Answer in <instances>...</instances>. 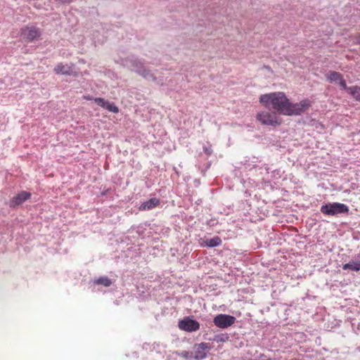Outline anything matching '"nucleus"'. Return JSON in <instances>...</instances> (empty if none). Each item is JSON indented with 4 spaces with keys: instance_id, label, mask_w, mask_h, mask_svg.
I'll return each mask as SVG.
<instances>
[{
    "instance_id": "6ab92c4d",
    "label": "nucleus",
    "mask_w": 360,
    "mask_h": 360,
    "mask_svg": "<svg viewBox=\"0 0 360 360\" xmlns=\"http://www.w3.org/2000/svg\"><path fill=\"white\" fill-rule=\"evenodd\" d=\"M338 83L343 89L346 90L348 92V89L349 88V86H347V83L344 79L343 77L340 79Z\"/></svg>"
},
{
    "instance_id": "7ed1b4c3",
    "label": "nucleus",
    "mask_w": 360,
    "mask_h": 360,
    "mask_svg": "<svg viewBox=\"0 0 360 360\" xmlns=\"http://www.w3.org/2000/svg\"><path fill=\"white\" fill-rule=\"evenodd\" d=\"M20 36L27 43H32L41 39V31L36 26H25L20 30Z\"/></svg>"
},
{
    "instance_id": "9d476101",
    "label": "nucleus",
    "mask_w": 360,
    "mask_h": 360,
    "mask_svg": "<svg viewBox=\"0 0 360 360\" xmlns=\"http://www.w3.org/2000/svg\"><path fill=\"white\" fill-rule=\"evenodd\" d=\"M31 197V193L27 191H21L13 197L10 201V207H15L24 202Z\"/></svg>"
},
{
    "instance_id": "2eb2a0df",
    "label": "nucleus",
    "mask_w": 360,
    "mask_h": 360,
    "mask_svg": "<svg viewBox=\"0 0 360 360\" xmlns=\"http://www.w3.org/2000/svg\"><path fill=\"white\" fill-rule=\"evenodd\" d=\"M348 93L356 100L360 101V86H352L348 89Z\"/></svg>"
},
{
    "instance_id": "aec40b11",
    "label": "nucleus",
    "mask_w": 360,
    "mask_h": 360,
    "mask_svg": "<svg viewBox=\"0 0 360 360\" xmlns=\"http://www.w3.org/2000/svg\"><path fill=\"white\" fill-rule=\"evenodd\" d=\"M181 356L185 358V359H188L191 356L190 355V352H187V351H184L182 352L181 354H180Z\"/></svg>"
},
{
    "instance_id": "f03ea898",
    "label": "nucleus",
    "mask_w": 360,
    "mask_h": 360,
    "mask_svg": "<svg viewBox=\"0 0 360 360\" xmlns=\"http://www.w3.org/2000/svg\"><path fill=\"white\" fill-rule=\"evenodd\" d=\"M256 120L263 125H268L276 127L282 123V119L279 117L276 112L262 110L256 115Z\"/></svg>"
},
{
    "instance_id": "f8f14e48",
    "label": "nucleus",
    "mask_w": 360,
    "mask_h": 360,
    "mask_svg": "<svg viewBox=\"0 0 360 360\" xmlns=\"http://www.w3.org/2000/svg\"><path fill=\"white\" fill-rule=\"evenodd\" d=\"M160 203L158 198H153L143 202L139 207V210H149L158 207Z\"/></svg>"
},
{
    "instance_id": "39448f33",
    "label": "nucleus",
    "mask_w": 360,
    "mask_h": 360,
    "mask_svg": "<svg viewBox=\"0 0 360 360\" xmlns=\"http://www.w3.org/2000/svg\"><path fill=\"white\" fill-rule=\"evenodd\" d=\"M311 105V102L306 98L299 103H293L290 101L288 116L300 115L307 111Z\"/></svg>"
},
{
    "instance_id": "6e6552de",
    "label": "nucleus",
    "mask_w": 360,
    "mask_h": 360,
    "mask_svg": "<svg viewBox=\"0 0 360 360\" xmlns=\"http://www.w3.org/2000/svg\"><path fill=\"white\" fill-rule=\"evenodd\" d=\"M210 346L208 343L201 342L196 344L194 346L195 355L194 357L196 360H202L207 357V354L210 349Z\"/></svg>"
},
{
    "instance_id": "f257e3e1",
    "label": "nucleus",
    "mask_w": 360,
    "mask_h": 360,
    "mask_svg": "<svg viewBox=\"0 0 360 360\" xmlns=\"http://www.w3.org/2000/svg\"><path fill=\"white\" fill-rule=\"evenodd\" d=\"M259 102L265 108L272 109L278 114H288L290 100L284 92L276 91L262 94L259 97Z\"/></svg>"
},
{
    "instance_id": "20e7f679",
    "label": "nucleus",
    "mask_w": 360,
    "mask_h": 360,
    "mask_svg": "<svg viewBox=\"0 0 360 360\" xmlns=\"http://www.w3.org/2000/svg\"><path fill=\"white\" fill-rule=\"evenodd\" d=\"M348 211V207L340 202L329 203L321 207V212L325 215L334 216L338 214L347 213Z\"/></svg>"
},
{
    "instance_id": "4be33fe9",
    "label": "nucleus",
    "mask_w": 360,
    "mask_h": 360,
    "mask_svg": "<svg viewBox=\"0 0 360 360\" xmlns=\"http://www.w3.org/2000/svg\"><path fill=\"white\" fill-rule=\"evenodd\" d=\"M356 41L358 44H360V34L356 37Z\"/></svg>"
},
{
    "instance_id": "0eeeda50",
    "label": "nucleus",
    "mask_w": 360,
    "mask_h": 360,
    "mask_svg": "<svg viewBox=\"0 0 360 360\" xmlns=\"http://www.w3.org/2000/svg\"><path fill=\"white\" fill-rule=\"evenodd\" d=\"M235 321L236 318L234 316L223 314L216 316L213 319L214 325L220 328H226L232 326Z\"/></svg>"
},
{
    "instance_id": "f3484780",
    "label": "nucleus",
    "mask_w": 360,
    "mask_h": 360,
    "mask_svg": "<svg viewBox=\"0 0 360 360\" xmlns=\"http://www.w3.org/2000/svg\"><path fill=\"white\" fill-rule=\"evenodd\" d=\"M94 283L97 285H102L105 287H109L112 284V281L108 277H100L94 281Z\"/></svg>"
},
{
    "instance_id": "ddd939ff",
    "label": "nucleus",
    "mask_w": 360,
    "mask_h": 360,
    "mask_svg": "<svg viewBox=\"0 0 360 360\" xmlns=\"http://www.w3.org/2000/svg\"><path fill=\"white\" fill-rule=\"evenodd\" d=\"M327 80L330 82H338L340 79L342 77V75L336 71H329L326 75Z\"/></svg>"
},
{
    "instance_id": "dca6fc26",
    "label": "nucleus",
    "mask_w": 360,
    "mask_h": 360,
    "mask_svg": "<svg viewBox=\"0 0 360 360\" xmlns=\"http://www.w3.org/2000/svg\"><path fill=\"white\" fill-rule=\"evenodd\" d=\"M343 269H352L356 271L360 270V262H352L343 265Z\"/></svg>"
},
{
    "instance_id": "423d86ee",
    "label": "nucleus",
    "mask_w": 360,
    "mask_h": 360,
    "mask_svg": "<svg viewBox=\"0 0 360 360\" xmlns=\"http://www.w3.org/2000/svg\"><path fill=\"white\" fill-rule=\"evenodd\" d=\"M178 326L180 330L191 333L199 330L200 323L196 320L186 316L179 321Z\"/></svg>"
},
{
    "instance_id": "412c9836",
    "label": "nucleus",
    "mask_w": 360,
    "mask_h": 360,
    "mask_svg": "<svg viewBox=\"0 0 360 360\" xmlns=\"http://www.w3.org/2000/svg\"><path fill=\"white\" fill-rule=\"evenodd\" d=\"M84 99H86V100H88V101H91V100H92V99H93V98H92L91 96H84Z\"/></svg>"
},
{
    "instance_id": "4468645a",
    "label": "nucleus",
    "mask_w": 360,
    "mask_h": 360,
    "mask_svg": "<svg viewBox=\"0 0 360 360\" xmlns=\"http://www.w3.org/2000/svg\"><path fill=\"white\" fill-rule=\"evenodd\" d=\"M204 243V246L213 248L220 245L221 243V240L219 236H215L211 239H207L205 240Z\"/></svg>"
},
{
    "instance_id": "a211bd4d",
    "label": "nucleus",
    "mask_w": 360,
    "mask_h": 360,
    "mask_svg": "<svg viewBox=\"0 0 360 360\" xmlns=\"http://www.w3.org/2000/svg\"><path fill=\"white\" fill-rule=\"evenodd\" d=\"M138 72L145 78L152 77L153 79H155L153 75L150 74L149 71H147L145 69H140L139 70H138Z\"/></svg>"
},
{
    "instance_id": "9b49d317",
    "label": "nucleus",
    "mask_w": 360,
    "mask_h": 360,
    "mask_svg": "<svg viewBox=\"0 0 360 360\" xmlns=\"http://www.w3.org/2000/svg\"><path fill=\"white\" fill-rule=\"evenodd\" d=\"M94 101L101 107L107 109L110 112H112L115 113H117L119 112V108L117 105H115L113 103H110L108 101H105L103 98H95Z\"/></svg>"
},
{
    "instance_id": "1a4fd4ad",
    "label": "nucleus",
    "mask_w": 360,
    "mask_h": 360,
    "mask_svg": "<svg viewBox=\"0 0 360 360\" xmlns=\"http://www.w3.org/2000/svg\"><path fill=\"white\" fill-rule=\"evenodd\" d=\"M54 72L59 75H72V76H77V73L74 71L72 66L68 65H64L63 63H58L55 68H54Z\"/></svg>"
}]
</instances>
